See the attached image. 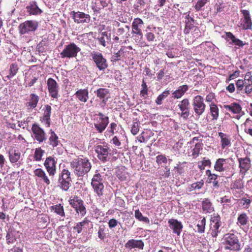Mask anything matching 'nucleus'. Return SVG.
<instances>
[{
    "label": "nucleus",
    "mask_w": 252,
    "mask_h": 252,
    "mask_svg": "<svg viewBox=\"0 0 252 252\" xmlns=\"http://www.w3.org/2000/svg\"><path fill=\"white\" fill-rule=\"evenodd\" d=\"M47 86L51 96L53 98H57L58 86L56 81L52 78H49L47 81Z\"/></svg>",
    "instance_id": "nucleus-15"
},
{
    "label": "nucleus",
    "mask_w": 252,
    "mask_h": 252,
    "mask_svg": "<svg viewBox=\"0 0 252 252\" xmlns=\"http://www.w3.org/2000/svg\"><path fill=\"white\" fill-rule=\"evenodd\" d=\"M129 30V27L126 25L125 26L124 28H120L117 30V34L121 35L125 32H128Z\"/></svg>",
    "instance_id": "nucleus-57"
},
{
    "label": "nucleus",
    "mask_w": 252,
    "mask_h": 252,
    "mask_svg": "<svg viewBox=\"0 0 252 252\" xmlns=\"http://www.w3.org/2000/svg\"><path fill=\"white\" fill-rule=\"evenodd\" d=\"M224 249L231 251H239L240 250V244L237 237L233 233L226 234L224 236Z\"/></svg>",
    "instance_id": "nucleus-2"
},
{
    "label": "nucleus",
    "mask_w": 252,
    "mask_h": 252,
    "mask_svg": "<svg viewBox=\"0 0 252 252\" xmlns=\"http://www.w3.org/2000/svg\"><path fill=\"white\" fill-rule=\"evenodd\" d=\"M122 56V50H120L117 53L114 54L111 60L112 61H118L120 60V58Z\"/></svg>",
    "instance_id": "nucleus-56"
},
{
    "label": "nucleus",
    "mask_w": 252,
    "mask_h": 252,
    "mask_svg": "<svg viewBox=\"0 0 252 252\" xmlns=\"http://www.w3.org/2000/svg\"><path fill=\"white\" fill-rule=\"evenodd\" d=\"M206 220L203 218L200 221H199L197 224V231L199 233H203L204 231Z\"/></svg>",
    "instance_id": "nucleus-41"
},
{
    "label": "nucleus",
    "mask_w": 252,
    "mask_h": 252,
    "mask_svg": "<svg viewBox=\"0 0 252 252\" xmlns=\"http://www.w3.org/2000/svg\"><path fill=\"white\" fill-rule=\"evenodd\" d=\"M238 162L241 171L246 172L251 167V160L249 158H239Z\"/></svg>",
    "instance_id": "nucleus-20"
},
{
    "label": "nucleus",
    "mask_w": 252,
    "mask_h": 252,
    "mask_svg": "<svg viewBox=\"0 0 252 252\" xmlns=\"http://www.w3.org/2000/svg\"><path fill=\"white\" fill-rule=\"evenodd\" d=\"M221 224L220 217L219 215L212 216L210 220V229L208 233L213 237H216L220 232Z\"/></svg>",
    "instance_id": "nucleus-4"
},
{
    "label": "nucleus",
    "mask_w": 252,
    "mask_h": 252,
    "mask_svg": "<svg viewBox=\"0 0 252 252\" xmlns=\"http://www.w3.org/2000/svg\"><path fill=\"white\" fill-rule=\"evenodd\" d=\"M109 123V118L108 117H105L102 121H98L97 123L94 124V126L96 130L99 133H102L105 129Z\"/></svg>",
    "instance_id": "nucleus-22"
},
{
    "label": "nucleus",
    "mask_w": 252,
    "mask_h": 252,
    "mask_svg": "<svg viewBox=\"0 0 252 252\" xmlns=\"http://www.w3.org/2000/svg\"><path fill=\"white\" fill-rule=\"evenodd\" d=\"M32 130L34 138L39 142H42L46 139L45 133L44 130L37 125H33Z\"/></svg>",
    "instance_id": "nucleus-14"
},
{
    "label": "nucleus",
    "mask_w": 252,
    "mask_h": 252,
    "mask_svg": "<svg viewBox=\"0 0 252 252\" xmlns=\"http://www.w3.org/2000/svg\"><path fill=\"white\" fill-rule=\"evenodd\" d=\"M44 111L43 122H44L47 127L50 126V115L51 113V107L49 105H46L43 109Z\"/></svg>",
    "instance_id": "nucleus-21"
},
{
    "label": "nucleus",
    "mask_w": 252,
    "mask_h": 252,
    "mask_svg": "<svg viewBox=\"0 0 252 252\" xmlns=\"http://www.w3.org/2000/svg\"><path fill=\"white\" fill-rule=\"evenodd\" d=\"M232 43H234L236 45L239 47H243L245 44L239 39L236 38Z\"/></svg>",
    "instance_id": "nucleus-63"
},
{
    "label": "nucleus",
    "mask_w": 252,
    "mask_h": 252,
    "mask_svg": "<svg viewBox=\"0 0 252 252\" xmlns=\"http://www.w3.org/2000/svg\"><path fill=\"white\" fill-rule=\"evenodd\" d=\"M59 186L64 190L67 191L71 186V182L59 178Z\"/></svg>",
    "instance_id": "nucleus-35"
},
{
    "label": "nucleus",
    "mask_w": 252,
    "mask_h": 252,
    "mask_svg": "<svg viewBox=\"0 0 252 252\" xmlns=\"http://www.w3.org/2000/svg\"><path fill=\"white\" fill-rule=\"evenodd\" d=\"M221 147L223 149H224L226 146L230 145L231 143L230 140L227 136L225 137L224 138H222L221 140Z\"/></svg>",
    "instance_id": "nucleus-50"
},
{
    "label": "nucleus",
    "mask_w": 252,
    "mask_h": 252,
    "mask_svg": "<svg viewBox=\"0 0 252 252\" xmlns=\"http://www.w3.org/2000/svg\"><path fill=\"white\" fill-rule=\"evenodd\" d=\"M143 21L140 18L134 19L132 24V32L137 34L140 39L143 38L142 29L143 28Z\"/></svg>",
    "instance_id": "nucleus-10"
},
{
    "label": "nucleus",
    "mask_w": 252,
    "mask_h": 252,
    "mask_svg": "<svg viewBox=\"0 0 252 252\" xmlns=\"http://www.w3.org/2000/svg\"><path fill=\"white\" fill-rule=\"evenodd\" d=\"M97 96L102 100L101 104L103 106L105 105L108 100L107 95L109 94V91L105 88H99L95 92Z\"/></svg>",
    "instance_id": "nucleus-19"
},
{
    "label": "nucleus",
    "mask_w": 252,
    "mask_h": 252,
    "mask_svg": "<svg viewBox=\"0 0 252 252\" xmlns=\"http://www.w3.org/2000/svg\"><path fill=\"white\" fill-rule=\"evenodd\" d=\"M146 37L147 39L149 41H154V39L155 38V36L152 32H148L146 34Z\"/></svg>",
    "instance_id": "nucleus-62"
},
{
    "label": "nucleus",
    "mask_w": 252,
    "mask_h": 252,
    "mask_svg": "<svg viewBox=\"0 0 252 252\" xmlns=\"http://www.w3.org/2000/svg\"><path fill=\"white\" fill-rule=\"evenodd\" d=\"M80 48L74 43H71L64 47L63 51L60 53L62 58H74L76 57L77 53L80 52Z\"/></svg>",
    "instance_id": "nucleus-6"
},
{
    "label": "nucleus",
    "mask_w": 252,
    "mask_h": 252,
    "mask_svg": "<svg viewBox=\"0 0 252 252\" xmlns=\"http://www.w3.org/2000/svg\"><path fill=\"white\" fill-rule=\"evenodd\" d=\"M100 44L103 46H106V40L108 39V36L106 32H103L101 34V36L98 38Z\"/></svg>",
    "instance_id": "nucleus-44"
},
{
    "label": "nucleus",
    "mask_w": 252,
    "mask_h": 252,
    "mask_svg": "<svg viewBox=\"0 0 252 252\" xmlns=\"http://www.w3.org/2000/svg\"><path fill=\"white\" fill-rule=\"evenodd\" d=\"M91 57L100 70L104 71L107 67L106 60L103 58L101 53L93 52L91 53Z\"/></svg>",
    "instance_id": "nucleus-8"
},
{
    "label": "nucleus",
    "mask_w": 252,
    "mask_h": 252,
    "mask_svg": "<svg viewBox=\"0 0 252 252\" xmlns=\"http://www.w3.org/2000/svg\"><path fill=\"white\" fill-rule=\"evenodd\" d=\"M88 91L86 89H80L77 91L75 93V95L78 99L82 101L85 102L87 101L88 98Z\"/></svg>",
    "instance_id": "nucleus-28"
},
{
    "label": "nucleus",
    "mask_w": 252,
    "mask_h": 252,
    "mask_svg": "<svg viewBox=\"0 0 252 252\" xmlns=\"http://www.w3.org/2000/svg\"><path fill=\"white\" fill-rule=\"evenodd\" d=\"M100 3L103 8H104L107 6L108 3H109L111 1V0H99Z\"/></svg>",
    "instance_id": "nucleus-64"
},
{
    "label": "nucleus",
    "mask_w": 252,
    "mask_h": 252,
    "mask_svg": "<svg viewBox=\"0 0 252 252\" xmlns=\"http://www.w3.org/2000/svg\"><path fill=\"white\" fill-rule=\"evenodd\" d=\"M178 107L181 111V116L184 119H187L189 116V102L187 98L184 99L178 104Z\"/></svg>",
    "instance_id": "nucleus-12"
},
{
    "label": "nucleus",
    "mask_w": 252,
    "mask_h": 252,
    "mask_svg": "<svg viewBox=\"0 0 252 252\" xmlns=\"http://www.w3.org/2000/svg\"><path fill=\"white\" fill-rule=\"evenodd\" d=\"M53 209L55 210V212L57 214L61 215V216H64V213L63 211V207L60 204L56 205L53 207Z\"/></svg>",
    "instance_id": "nucleus-45"
},
{
    "label": "nucleus",
    "mask_w": 252,
    "mask_h": 252,
    "mask_svg": "<svg viewBox=\"0 0 252 252\" xmlns=\"http://www.w3.org/2000/svg\"><path fill=\"white\" fill-rule=\"evenodd\" d=\"M68 201L70 205L74 208L75 210L80 206L81 204H84L83 201L76 195L71 196Z\"/></svg>",
    "instance_id": "nucleus-25"
},
{
    "label": "nucleus",
    "mask_w": 252,
    "mask_h": 252,
    "mask_svg": "<svg viewBox=\"0 0 252 252\" xmlns=\"http://www.w3.org/2000/svg\"><path fill=\"white\" fill-rule=\"evenodd\" d=\"M104 229V226H100L99 227L98 231V237L101 240H104L106 237Z\"/></svg>",
    "instance_id": "nucleus-48"
},
{
    "label": "nucleus",
    "mask_w": 252,
    "mask_h": 252,
    "mask_svg": "<svg viewBox=\"0 0 252 252\" xmlns=\"http://www.w3.org/2000/svg\"><path fill=\"white\" fill-rule=\"evenodd\" d=\"M223 107L234 114H239L241 111V106L236 103H232L230 105H224Z\"/></svg>",
    "instance_id": "nucleus-27"
},
{
    "label": "nucleus",
    "mask_w": 252,
    "mask_h": 252,
    "mask_svg": "<svg viewBox=\"0 0 252 252\" xmlns=\"http://www.w3.org/2000/svg\"><path fill=\"white\" fill-rule=\"evenodd\" d=\"M135 217L139 221H144L147 223H149L150 222L149 219L147 217L143 216L142 213L139 210H137L135 211Z\"/></svg>",
    "instance_id": "nucleus-36"
},
{
    "label": "nucleus",
    "mask_w": 252,
    "mask_h": 252,
    "mask_svg": "<svg viewBox=\"0 0 252 252\" xmlns=\"http://www.w3.org/2000/svg\"><path fill=\"white\" fill-rule=\"evenodd\" d=\"M242 13L244 16V24L242 25L243 30H251L252 28V21L250 17V12L247 10H242Z\"/></svg>",
    "instance_id": "nucleus-16"
},
{
    "label": "nucleus",
    "mask_w": 252,
    "mask_h": 252,
    "mask_svg": "<svg viewBox=\"0 0 252 252\" xmlns=\"http://www.w3.org/2000/svg\"><path fill=\"white\" fill-rule=\"evenodd\" d=\"M210 111L213 119L217 120L219 116V109L216 105H210Z\"/></svg>",
    "instance_id": "nucleus-37"
},
{
    "label": "nucleus",
    "mask_w": 252,
    "mask_h": 252,
    "mask_svg": "<svg viewBox=\"0 0 252 252\" xmlns=\"http://www.w3.org/2000/svg\"><path fill=\"white\" fill-rule=\"evenodd\" d=\"M188 89V86L186 85H183L178 88V89L172 93V97L174 98H181Z\"/></svg>",
    "instance_id": "nucleus-24"
},
{
    "label": "nucleus",
    "mask_w": 252,
    "mask_h": 252,
    "mask_svg": "<svg viewBox=\"0 0 252 252\" xmlns=\"http://www.w3.org/2000/svg\"><path fill=\"white\" fill-rule=\"evenodd\" d=\"M224 8V4L222 1H219L216 3L214 8L216 10V12H221L223 11Z\"/></svg>",
    "instance_id": "nucleus-42"
},
{
    "label": "nucleus",
    "mask_w": 252,
    "mask_h": 252,
    "mask_svg": "<svg viewBox=\"0 0 252 252\" xmlns=\"http://www.w3.org/2000/svg\"><path fill=\"white\" fill-rule=\"evenodd\" d=\"M70 176V172L68 170L63 169L61 175L59 176V178L66 180L71 182V179Z\"/></svg>",
    "instance_id": "nucleus-40"
},
{
    "label": "nucleus",
    "mask_w": 252,
    "mask_h": 252,
    "mask_svg": "<svg viewBox=\"0 0 252 252\" xmlns=\"http://www.w3.org/2000/svg\"><path fill=\"white\" fill-rule=\"evenodd\" d=\"M144 246V243L140 240L131 239L125 244V247L129 250L134 248L143 250Z\"/></svg>",
    "instance_id": "nucleus-17"
},
{
    "label": "nucleus",
    "mask_w": 252,
    "mask_h": 252,
    "mask_svg": "<svg viewBox=\"0 0 252 252\" xmlns=\"http://www.w3.org/2000/svg\"><path fill=\"white\" fill-rule=\"evenodd\" d=\"M139 125L137 122L134 123L131 127V131L133 135L136 134L139 131Z\"/></svg>",
    "instance_id": "nucleus-55"
},
{
    "label": "nucleus",
    "mask_w": 252,
    "mask_h": 252,
    "mask_svg": "<svg viewBox=\"0 0 252 252\" xmlns=\"http://www.w3.org/2000/svg\"><path fill=\"white\" fill-rule=\"evenodd\" d=\"M46 41H41L37 46V50L39 53H45L47 49V45H46Z\"/></svg>",
    "instance_id": "nucleus-38"
},
{
    "label": "nucleus",
    "mask_w": 252,
    "mask_h": 252,
    "mask_svg": "<svg viewBox=\"0 0 252 252\" xmlns=\"http://www.w3.org/2000/svg\"><path fill=\"white\" fill-rule=\"evenodd\" d=\"M156 161L158 164H161L162 162L166 163L167 158L163 155H158L156 157Z\"/></svg>",
    "instance_id": "nucleus-54"
},
{
    "label": "nucleus",
    "mask_w": 252,
    "mask_h": 252,
    "mask_svg": "<svg viewBox=\"0 0 252 252\" xmlns=\"http://www.w3.org/2000/svg\"><path fill=\"white\" fill-rule=\"evenodd\" d=\"M18 66L15 63H12L10 66L9 74L7 75L5 78L10 79L16 74L18 70Z\"/></svg>",
    "instance_id": "nucleus-34"
},
{
    "label": "nucleus",
    "mask_w": 252,
    "mask_h": 252,
    "mask_svg": "<svg viewBox=\"0 0 252 252\" xmlns=\"http://www.w3.org/2000/svg\"><path fill=\"white\" fill-rule=\"evenodd\" d=\"M71 167L74 169V174L78 177L83 176L91 168V164L87 158L74 159L71 162Z\"/></svg>",
    "instance_id": "nucleus-1"
},
{
    "label": "nucleus",
    "mask_w": 252,
    "mask_h": 252,
    "mask_svg": "<svg viewBox=\"0 0 252 252\" xmlns=\"http://www.w3.org/2000/svg\"><path fill=\"white\" fill-rule=\"evenodd\" d=\"M39 97L35 94H32L30 95L29 101L27 103V106L31 108H34L36 106Z\"/></svg>",
    "instance_id": "nucleus-31"
},
{
    "label": "nucleus",
    "mask_w": 252,
    "mask_h": 252,
    "mask_svg": "<svg viewBox=\"0 0 252 252\" xmlns=\"http://www.w3.org/2000/svg\"><path fill=\"white\" fill-rule=\"evenodd\" d=\"M104 181V179L99 173H97L94 175L92 179L91 185L94 192L99 197L102 196L103 194Z\"/></svg>",
    "instance_id": "nucleus-3"
},
{
    "label": "nucleus",
    "mask_w": 252,
    "mask_h": 252,
    "mask_svg": "<svg viewBox=\"0 0 252 252\" xmlns=\"http://www.w3.org/2000/svg\"><path fill=\"white\" fill-rule=\"evenodd\" d=\"M118 223V221L115 219H111L108 221V225L111 229L116 227Z\"/></svg>",
    "instance_id": "nucleus-58"
},
{
    "label": "nucleus",
    "mask_w": 252,
    "mask_h": 252,
    "mask_svg": "<svg viewBox=\"0 0 252 252\" xmlns=\"http://www.w3.org/2000/svg\"><path fill=\"white\" fill-rule=\"evenodd\" d=\"M87 223L86 221H83L79 223H78L74 227V229L76 230L78 233H80L82 230L83 226Z\"/></svg>",
    "instance_id": "nucleus-47"
},
{
    "label": "nucleus",
    "mask_w": 252,
    "mask_h": 252,
    "mask_svg": "<svg viewBox=\"0 0 252 252\" xmlns=\"http://www.w3.org/2000/svg\"><path fill=\"white\" fill-rule=\"evenodd\" d=\"M57 162L53 158H47L44 163L47 172L50 176H53L56 172Z\"/></svg>",
    "instance_id": "nucleus-13"
},
{
    "label": "nucleus",
    "mask_w": 252,
    "mask_h": 252,
    "mask_svg": "<svg viewBox=\"0 0 252 252\" xmlns=\"http://www.w3.org/2000/svg\"><path fill=\"white\" fill-rule=\"evenodd\" d=\"M192 105L197 116H200L204 112L205 104L203 102V98L200 95H197L192 100Z\"/></svg>",
    "instance_id": "nucleus-9"
},
{
    "label": "nucleus",
    "mask_w": 252,
    "mask_h": 252,
    "mask_svg": "<svg viewBox=\"0 0 252 252\" xmlns=\"http://www.w3.org/2000/svg\"><path fill=\"white\" fill-rule=\"evenodd\" d=\"M226 39L228 40L229 39L231 40V42L230 43H232L236 38L235 36L231 32H226Z\"/></svg>",
    "instance_id": "nucleus-60"
},
{
    "label": "nucleus",
    "mask_w": 252,
    "mask_h": 252,
    "mask_svg": "<svg viewBox=\"0 0 252 252\" xmlns=\"http://www.w3.org/2000/svg\"><path fill=\"white\" fill-rule=\"evenodd\" d=\"M169 94V91H165L164 92H163L161 94L159 95L158 97H157L156 103L158 105H160L162 103V101L164 98H165Z\"/></svg>",
    "instance_id": "nucleus-39"
},
{
    "label": "nucleus",
    "mask_w": 252,
    "mask_h": 252,
    "mask_svg": "<svg viewBox=\"0 0 252 252\" xmlns=\"http://www.w3.org/2000/svg\"><path fill=\"white\" fill-rule=\"evenodd\" d=\"M35 176L40 178L47 185H49L50 182L48 177L47 176L45 172L41 168H37L34 171Z\"/></svg>",
    "instance_id": "nucleus-23"
},
{
    "label": "nucleus",
    "mask_w": 252,
    "mask_h": 252,
    "mask_svg": "<svg viewBox=\"0 0 252 252\" xmlns=\"http://www.w3.org/2000/svg\"><path fill=\"white\" fill-rule=\"evenodd\" d=\"M209 0H198L195 6V8L199 10L201 7L204 6Z\"/></svg>",
    "instance_id": "nucleus-51"
},
{
    "label": "nucleus",
    "mask_w": 252,
    "mask_h": 252,
    "mask_svg": "<svg viewBox=\"0 0 252 252\" xmlns=\"http://www.w3.org/2000/svg\"><path fill=\"white\" fill-rule=\"evenodd\" d=\"M44 151L40 148H36L34 152V158L36 161L41 160L44 153Z\"/></svg>",
    "instance_id": "nucleus-43"
},
{
    "label": "nucleus",
    "mask_w": 252,
    "mask_h": 252,
    "mask_svg": "<svg viewBox=\"0 0 252 252\" xmlns=\"http://www.w3.org/2000/svg\"><path fill=\"white\" fill-rule=\"evenodd\" d=\"M236 85L238 91H242L244 87V81L238 80L236 83Z\"/></svg>",
    "instance_id": "nucleus-59"
},
{
    "label": "nucleus",
    "mask_w": 252,
    "mask_h": 252,
    "mask_svg": "<svg viewBox=\"0 0 252 252\" xmlns=\"http://www.w3.org/2000/svg\"><path fill=\"white\" fill-rule=\"evenodd\" d=\"M95 151L97 154L98 158L102 161L108 160L111 156V149L106 143L97 145L95 147Z\"/></svg>",
    "instance_id": "nucleus-5"
},
{
    "label": "nucleus",
    "mask_w": 252,
    "mask_h": 252,
    "mask_svg": "<svg viewBox=\"0 0 252 252\" xmlns=\"http://www.w3.org/2000/svg\"><path fill=\"white\" fill-rule=\"evenodd\" d=\"M211 164V162L209 159H205L202 161V165H199L200 169H203L204 166L210 165Z\"/></svg>",
    "instance_id": "nucleus-61"
},
{
    "label": "nucleus",
    "mask_w": 252,
    "mask_h": 252,
    "mask_svg": "<svg viewBox=\"0 0 252 252\" xmlns=\"http://www.w3.org/2000/svg\"><path fill=\"white\" fill-rule=\"evenodd\" d=\"M71 15L74 22L77 23H88L90 21V16L89 14H86L81 12H71Z\"/></svg>",
    "instance_id": "nucleus-11"
},
{
    "label": "nucleus",
    "mask_w": 252,
    "mask_h": 252,
    "mask_svg": "<svg viewBox=\"0 0 252 252\" xmlns=\"http://www.w3.org/2000/svg\"><path fill=\"white\" fill-rule=\"evenodd\" d=\"M227 160V159L224 158H219L217 159L214 166L215 170L219 172L224 171L225 167L223 166L226 163Z\"/></svg>",
    "instance_id": "nucleus-30"
},
{
    "label": "nucleus",
    "mask_w": 252,
    "mask_h": 252,
    "mask_svg": "<svg viewBox=\"0 0 252 252\" xmlns=\"http://www.w3.org/2000/svg\"><path fill=\"white\" fill-rule=\"evenodd\" d=\"M203 209L204 210L210 212L212 210V204L210 202L204 201L203 202Z\"/></svg>",
    "instance_id": "nucleus-53"
},
{
    "label": "nucleus",
    "mask_w": 252,
    "mask_h": 252,
    "mask_svg": "<svg viewBox=\"0 0 252 252\" xmlns=\"http://www.w3.org/2000/svg\"><path fill=\"white\" fill-rule=\"evenodd\" d=\"M21 158V153L18 150H11L9 152V158L11 163L18 161Z\"/></svg>",
    "instance_id": "nucleus-26"
},
{
    "label": "nucleus",
    "mask_w": 252,
    "mask_h": 252,
    "mask_svg": "<svg viewBox=\"0 0 252 252\" xmlns=\"http://www.w3.org/2000/svg\"><path fill=\"white\" fill-rule=\"evenodd\" d=\"M170 228L173 230V232L179 235L183 228V225L181 222L177 220L172 219L168 220Z\"/></svg>",
    "instance_id": "nucleus-18"
},
{
    "label": "nucleus",
    "mask_w": 252,
    "mask_h": 252,
    "mask_svg": "<svg viewBox=\"0 0 252 252\" xmlns=\"http://www.w3.org/2000/svg\"><path fill=\"white\" fill-rule=\"evenodd\" d=\"M203 185L204 182L203 180H201L199 182L193 183L191 185V189H199L203 187Z\"/></svg>",
    "instance_id": "nucleus-49"
},
{
    "label": "nucleus",
    "mask_w": 252,
    "mask_h": 252,
    "mask_svg": "<svg viewBox=\"0 0 252 252\" xmlns=\"http://www.w3.org/2000/svg\"><path fill=\"white\" fill-rule=\"evenodd\" d=\"M202 144L200 143H196L193 151V155H198L201 149H202Z\"/></svg>",
    "instance_id": "nucleus-52"
},
{
    "label": "nucleus",
    "mask_w": 252,
    "mask_h": 252,
    "mask_svg": "<svg viewBox=\"0 0 252 252\" xmlns=\"http://www.w3.org/2000/svg\"><path fill=\"white\" fill-rule=\"evenodd\" d=\"M237 224L239 226H244L248 223L249 218L246 213H242L239 215L237 218Z\"/></svg>",
    "instance_id": "nucleus-32"
},
{
    "label": "nucleus",
    "mask_w": 252,
    "mask_h": 252,
    "mask_svg": "<svg viewBox=\"0 0 252 252\" xmlns=\"http://www.w3.org/2000/svg\"><path fill=\"white\" fill-rule=\"evenodd\" d=\"M38 27V23L35 21H27L19 26L20 33L24 34L31 32H34Z\"/></svg>",
    "instance_id": "nucleus-7"
},
{
    "label": "nucleus",
    "mask_w": 252,
    "mask_h": 252,
    "mask_svg": "<svg viewBox=\"0 0 252 252\" xmlns=\"http://www.w3.org/2000/svg\"><path fill=\"white\" fill-rule=\"evenodd\" d=\"M49 140L50 145L53 147H57L59 145V141L58 140V137L53 131H51V136Z\"/></svg>",
    "instance_id": "nucleus-33"
},
{
    "label": "nucleus",
    "mask_w": 252,
    "mask_h": 252,
    "mask_svg": "<svg viewBox=\"0 0 252 252\" xmlns=\"http://www.w3.org/2000/svg\"><path fill=\"white\" fill-rule=\"evenodd\" d=\"M75 211L81 216H84L86 213V208L84 206V204H81L80 206L76 209Z\"/></svg>",
    "instance_id": "nucleus-46"
},
{
    "label": "nucleus",
    "mask_w": 252,
    "mask_h": 252,
    "mask_svg": "<svg viewBox=\"0 0 252 252\" xmlns=\"http://www.w3.org/2000/svg\"><path fill=\"white\" fill-rule=\"evenodd\" d=\"M27 11L30 14L37 15L41 13L42 11L38 7L35 2H32L27 7Z\"/></svg>",
    "instance_id": "nucleus-29"
}]
</instances>
